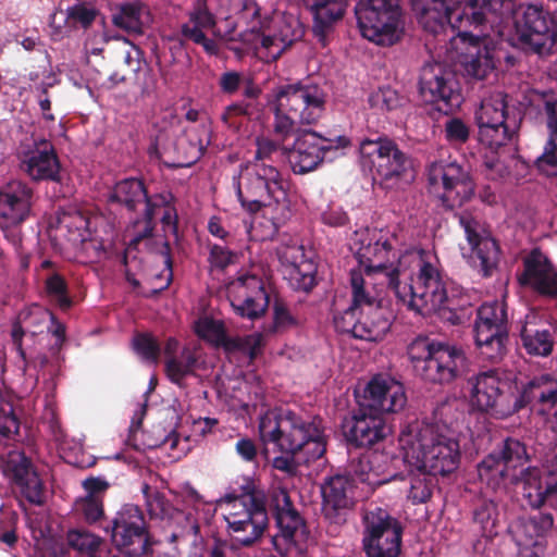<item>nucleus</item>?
<instances>
[{
    "label": "nucleus",
    "mask_w": 557,
    "mask_h": 557,
    "mask_svg": "<svg viewBox=\"0 0 557 557\" xmlns=\"http://www.w3.org/2000/svg\"><path fill=\"white\" fill-rule=\"evenodd\" d=\"M530 457L520 441H505L500 456L485 457L478 467L482 482L498 490L508 483L523 485V496L533 508L557 503V476L542 474L535 467H524Z\"/></svg>",
    "instance_id": "f257e3e1"
},
{
    "label": "nucleus",
    "mask_w": 557,
    "mask_h": 557,
    "mask_svg": "<svg viewBox=\"0 0 557 557\" xmlns=\"http://www.w3.org/2000/svg\"><path fill=\"white\" fill-rule=\"evenodd\" d=\"M450 410L448 404L435 411L436 423H416L403 431L399 444L404 461L416 470H424L433 475H447L460 462V447L443 417Z\"/></svg>",
    "instance_id": "f03ea898"
},
{
    "label": "nucleus",
    "mask_w": 557,
    "mask_h": 557,
    "mask_svg": "<svg viewBox=\"0 0 557 557\" xmlns=\"http://www.w3.org/2000/svg\"><path fill=\"white\" fill-rule=\"evenodd\" d=\"M261 442L274 444L289 455L302 451L306 460H314L325 453V438L315 422H307L288 410H269L259 421Z\"/></svg>",
    "instance_id": "7ed1b4c3"
},
{
    "label": "nucleus",
    "mask_w": 557,
    "mask_h": 557,
    "mask_svg": "<svg viewBox=\"0 0 557 557\" xmlns=\"http://www.w3.org/2000/svg\"><path fill=\"white\" fill-rule=\"evenodd\" d=\"M326 101V92L315 83L298 82L278 86L270 101L274 113V134L285 139L296 124H317L325 111Z\"/></svg>",
    "instance_id": "20e7f679"
},
{
    "label": "nucleus",
    "mask_w": 557,
    "mask_h": 557,
    "mask_svg": "<svg viewBox=\"0 0 557 557\" xmlns=\"http://www.w3.org/2000/svg\"><path fill=\"white\" fill-rule=\"evenodd\" d=\"M407 352L416 374L425 382L450 383L468 371V359L461 349L426 337L413 339Z\"/></svg>",
    "instance_id": "39448f33"
},
{
    "label": "nucleus",
    "mask_w": 557,
    "mask_h": 557,
    "mask_svg": "<svg viewBox=\"0 0 557 557\" xmlns=\"http://www.w3.org/2000/svg\"><path fill=\"white\" fill-rule=\"evenodd\" d=\"M287 183L274 164L246 163L240 166L236 193L242 206L257 212L271 200H286Z\"/></svg>",
    "instance_id": "423d86ee"
},
{
    "label": "nucleus",
    "mask_w": 557,
    "mask_h": 557,
    "mask_svg": "<svg viewBox=\"0 0 557 557\" xmlns=\"http://www.w3.org/2000/svg\"><path fill=\"white\" fill-rule=\"evenodd\" d=\"M224 507L228 531L235 542L250 546L261 539L269 522L261 492L227 496Z\"/></svg>",
    "instance_id": "0eeeda50"
},
{
    "label": "nucleus",
    "mask_w": 557,
    "mask_h": 557,
    "mask_svg": "<svg viewBox=\"0 0 557 557\" xmlns=\"http://www.w3.org/2000/svg\"><path fill=\"white\" fill-rule=\"evenodd\" d=\"M18 418L0 421V469L28 502L40 505L44 499V486L32 460L20 450L4 453L13 435L18 433Z\"/></svg>",
    "instance_id": "6e6552de"
},
{
    "label": "nucleus",
    "mask_w": 557,
    "mask_h": 557,
    "mask_svg": "<svg viewBox=\"0 0 557 557\" xmlns=\"http://www.w3.org/2000/svg\"><path fill=\"white\" fill-rule=\"evenodd\" d=\"M507 95L494 92L482 100L475 113L480 141L491 149L506 146L517 134L521 117L510 108Z\"/></svg>",
    "instance_id": "1a4fd4ad"
},
{
    "label": "nucleus",
    "mask_w": 557,
    "mask_h": 557,
    "mask_svg": "<svg viewBox=\"0 0 557 557\" xmlns=\"http://www.w3.org/2000/svg\"><path fill=\"white\" fill-rule=\"evenodd\" d=\"M355 13L361 35L380 46H392L404 33L397 0H358Z\"/></svg>",
    "instance_id": "9d476101"
},
{
    "label": "nucleus",
    "mask_w": 557,
    "mask_h": 557,
    "mask_svg": "<svg viewBox=\"0 0 557 557\" xmlns=\"http://www.w3.org/2000/svg\"><path fill=\"white\" fill-rule=\"evenodd\" d=\"M362 527V547L367 557H399L403 528L385 509L367 507Z\"/></svg>",
    "instance_id": "9b49d317"
},
{
    "label": "nucleus",
    "mask_w": 557,
    "mask_h": 557,
    "mask_svg": "<svg viewBox=\"0 0 557 557\" xmlns=\"http://www.w3.org/2000/svg\"><path fill=\"white\" fill-rule=\"evenodd\" d=\"M474 338L484 359L493 362L503 359L508 342L507 311L504 302H485L478 309Z\"/></svg>",
    "instance_id": "f8f14e48"
},
{
    "label": "nucleus",
    "mask_w": 557,
    "mask_h": 557,
    "mask_svg": "<svg viewBox=\"0 0 557 557\" xmlns=\"http://www.w3.org/2000/svg\"><path fill=\"white\" fill-rule=\"evenodd\" d=\"M470 403L480 411L506 418L520 408V397L509 393V385L497 371L490 370L469 379Z\"/></svg>",
    "instance_id": "ddd939ff"
},
{
    "label": "nucleus",
    "mask_w": 557,
    "mask_h": 557,
    "mask_svg": "<svg viewBox=\"0 0 557 557\" xmlns=\"http://www.w3.org/2000/svg\"><path fill=\"white\" fill-rule=\"evenodd\" d=\"M429 190L449 208L461 206L474 194V183L456 162L436 161L426 169Z\"/></svg>",
    "instance_id": "4468645a"
},
{
    "label": "nucleus",
    "mask_w": 557,
    "mask_h": 557,
    "mask_svg": "<svg viewBox=\"0 0 557 557\" xmlns=\"http://www.w3.org/2000/svg\"><path fill=\"white\" fill-rule=\"evenodd\" d=\"M400 290L407 295L405 300H400L421 314L438 312L448 302L446 285L434 265L424 268L421 274L411 278L409 286H400Z\"/></svg>",
    "instance_id": "2eb2a0df"
},
{
    "label": "nucleus",
    "mask_w": 557,
    "mask_h": 557,
    "mask_svg": "<svg viewBox=\"0 0 557 557\" xmlns=\"http://www.w3.org/2000/svg\"><path fill=\"white\" fill-rule=\"evenodd\" d=\"M359 151L363 163L384 181L398 180L411 168L409 158L387 137L364 139Z\"/></svg>",
    "instance_id": "dca6fc26"
},
{
    "label": "nucleus",
    "mask_w": 557,
    "mask_h": 557,
    "mask_svg": "<svg viewBox=\"0 0 557 557\" xmlns=\"http://www.w3.org/2000/svg\"><path fill=\"white\" fill-rule=\"evenodd\" d=\"M271 506L275 510L280 533L272 536L274 549L285 555L293 545H301L308 539L302 518L292 505L286 490L276 487L271 493Z\"/></svg>",
    "instance_id": "f3484780"
},
{
    "label": "nucleus",
    "mask_w": 557,
    "mask_h": 557,
    "mask_svg": "<svg viewBox=\"0 0 557 557\" xmlns=\"http://www.w3.org/2000/svg\"><path fill=\"white\" fill-rule=\"evenodd\" d=\"M548 13L535 5L521 7L516 16V27L522 42L529 45L536 53L550 51L556 34Z\"/></svg>",
    "instance_id": "a211bd4d"
},
{
    "label": "nucleus",
    "mask_w": 557,
    "mask_h": 557,
    "mask_svg": "<svg viewBox=\"0 0 557 557\" xmlns=\"http://www.w3.org/2000/svg\"><path fill=\"white\" fill-rule=\"evenodd\" d=\"M191 137L190 132L188 137H182L177 144H171V135L161 131L149 146L148 154L150 159L162 161L169 166H190L201 157L206 145L201 139L193 141Z\"/></svg>",
    "instance_id": "6ab92c4d"
},
{
    "label": "nucleus",
    "mask_w": 557,
    "mask_h": 557,
    "mask_svg": "<svg viewBox=\"0 0 557 557\" xmlns=\"http://www.w3.org/2000/svg\"><path fill=\"white\" fill-rule=\"evenodd\" d=\"M450 46L455 50L451 60L459 62L469 76L483 79L494 69L491 51L480 37L460 30L451 38Z\"/></svg>",
    "instance_id": "aec40b11"
},
{
    "label": "nucleus",
    "mask_w": 557,
    "mask_h": 557,
    "mask_svg": "<svg viewBox=\"0 0 557 557\" xmlns=\"http://www.w3.org/2000/svg\"><path fill=\"white\" fill-rule=\"evenodd\" d=\"M418 21L424 30L440 35L447 28L460 29L462 14L457 0H411Z\"/></svg>",
    "instance_id": "412c9836"
},
{
    "label": "nucleus",
    "mask_w": 557,
    "mask_h": 557,
    "mask_svg": "<svg viewBox=\"0 0 557 557\" xmlns=\"http://www.w3.org/2000/svg\"><path fill=\"white\" fill-rule=\"evenodd\" d=\"M358 260L368 277L377 276L381 283H387L399 299H406L407 295L400 290V282L393 276L392 268L396 262V252L387 240L363 246L358 251Z\"/></svg>",
    "instance_id": "4be33fe9"
},
{
    "label": "nucleus",
    "mask_w": 557,
    "mask_h": 557,
    "mask_svg": "<svg viewBox=\"0 0 557 557\" xmlns=\"http://www.w3.org/2000/svg\"><path fill=\"white\" fill-rule=\"evenodd\" d=\"M406 403L403 384L391 377L376 376L368 383L360 407L362 410L382 416L401 410Z\"/></svg>",
    "instance_id": "5701e85b"
},
{
    "label": "nucleus",
    "mask_w": 557,
    "mask_h": 557,
    "mask_svg": "<svg viewBox=\"0 0 557 557\" xmlns=\"http://www.w3.org/2000/svg\"><path fill=\"white\" fill-rule=\"evenodd\" d=\"M215 0H196L188 13V21L181 26L184 38L199 45L210 55H216L220 51L218 42L207 36L211 32L214 36L221 37L215 30L216 21L213 13Z\"/></svg>",
    "instance_id": "b1692460"
},
{
    "label": "nucleus",
    "mask_w": 557,
    "mask_h": 557,
    "mask_svg": "<svg viewBox=\"0 0 557 557\" xmlns=\"http://www.w3.org/2000/svg\"><path fill=\"white\" fill-rule=\"evenodd\" d=\"M518 282L542 296H557V269L539 249L523 259V272L518 275Z\"/></svg>",
    "instance_id": "393cba45"
},
{
    "label": "nucleus",
    "mask_w": 557,
    "mask_h": 557,
    "mask_svg": "<svg viewBox=\"0 0 557 557\" xmlns=\"http://www.w3.org/2000/svg\"><path fill=\"white\" fill-rule=\"evenodd\" d=\"M459 223L465 230L471 246L473 258L479 260V267L484 276L492 274L499 260V248L484 226L470 213H461Z\"/></svg>",
    "instance_id": "a878e982"
},
{
    "label": "nucleus",
    "mask_w": 557,
    "mask_h": 557,
    "mask_svg": "<svg viewBox=\"0 0 557 557\" xmlns=\"http://www.w3.org/2000/svg\"><path fill=\"white\" fill-rule=\"evenodd\" d=\"M230 294L235 311L249 319L263 314L269 305L263 283L256 275L238 277L231 284Z\"/></svg>",
    "instance_id": "bb28decb"
},
{
    "label": "nucleus",
    "mask_w": 557,
    "mask_h": 557,
    "mask_svg": "<svg viewBox=\"0 0 557 557\" xmlns=\"http://www.w3.org/2000/svg\"><path fill=\"white\" fill-rule=\"evenodd\" d=\"M531 405L546 422L557 423V381L540 375L528 382L520 394V408Z\"/></svg>",
    "instance_id": "cd10ccee"
},
{
    "label": "nucleus",
    "mask_w": 557,
    "mask_h": 557,
    "mask_svg": "<svg viewBox=\"0 0 557 557\" xmlns=\"http://www.w3.org/2000/svg\"><path fill=\"white\" fill-rule=\"evenodd\" d=\"M354 481L347 475H334L327 479L321 487L323 512L335 523L345 520V515L352 508Z\"/></svg>",
    "instance_id": "c85d7f7f"
},
{
    "label": "nucleus",
    "mask_w": 557,
    "mask_h": 557,
    "mask_svg": "<svg viewBox=\"0 0 557 557\" xmlns=\"http://www.w3.org/2000/svg\"><path fill=\"white\" fill-rule=\"evenodd\" d=\"M195 331L201 338L215 345L224 344L228 350H239L253 359L263 345V336L253 333L243 337L225 341L224 327L221 321L205 317L195 324Z\"/></svg>",
    "instance_id": "c756f323"
},
{
    "label": "nucleus",
    "mask_w": 557,
    "mask_h": 557,
    "mask_svg": "<svg viewBox=\"0 0 557 557\" xmlns=\"http://www.w3.org/2000/svg\"><path fill=\"white\" fill-rule=\"evenodd\" d=\"M332 141L314 132L300 134L289 151V162L295 173L304 174L314 170L323 159L324 151L331 149Z\"/></svg>",
    "instance_id": "7c9ffc66"
},
{
    "label": "nucleus",
    "mask_w": 557,
    "mask_h": 557,
    "mask_svg": "<svg viewBox=\"0 0 557 557\" xmlns=\"http://www.w3.org/2000/svg\"><path fill=\"white\" fill-rule=\"evenodd\" d=\"M420 92L426 101L444 102L451 106L453 100H458L455 94L453 74L441 63H426L420 74Z\"/></svg>",
    "instance_id": "2f4dec72"
},
{
    "label": "nucleus",
    "mask_w": 557,
    "mask_h": 557,
    "mask_svg": "<svg viewBox=\"0 0 557 557\" xmlns=\"http://www.w3.org/2000/svg\"><path fill=\"white\" fill-rule=\"evenodd\" d=\"M280 259L285 268V275L296 289L309 290L314 285V265L305 258L300 246H285L280 251Z\"/></svg>",
    "instance_id": "473e14b6"
},
{
    "label": "nucleus",
    "mask_w": 557,
    "mask_h": 557,
    "mask_svg": "<svg viewBox=\"0 0 557 557\" xmlns=\"http://www.w3.org/2000/svg\"><path fill=\"white\" fill-rule=\"evenodd\" d=\"M139 506H126L112 521L111 539L115 547L127 556H137L135 541L139 537Z\"/></svg>",
    "instance_id": "72a5a7b5"
},
{
    "label": "nucleus",
    "mask_w": 557,
    "mask_h": 557,
    "mask_svg": "<svg viewBox=\"0 0 557 557\" xmlns=\"http://www.w3.org/2000/svg\"><path fill=\"white\" fill-rule=\"evenodd\" d=\"M313 15L312 32L325 47L334 24L339 21L347 8V0H305Z\"/></svg>",
    "instance_id": "f704fd0d"
},
{
    "label": "nucleus",
    "mask_w": 557,
    "mask_h": 557,
    "mask_svg": "<svg viewBox=\"0 0 557 557\" xmlns=\"http://www.w3.org/2000/svg\"><path fill=\"white\" fill-rule=\"evenodd\" d=\"M392 313L384 306L369 307L359 312V324L355 326V337L377 342L383 339L391 329Z\"/></svg>",
    "instance_id": "c9c22d12"
},
{
    "label": "nucleus",
    "mask_w": 557,
    "mask_h": 557,
    "mask_svg": "<svg viewBox=\"0 0 557 557\" xmlns=\"http://www.w3.org/2000/svg\"><path fill=\"white\" fill-rule=\"evenodd\" d=\"M382 416L360 407L359 413L352 418L347 437L357 446H371L383 437Z\"/></svg>",
    "instance_id": "e433bc0d"
},
{
    "label": "nucleus",
    "mask_w": 557,
    "mask_h": 557,
    "mask_svg": "<svg viewBox=\"0 0 557 557\" xmlns=\"http://www.w3.org/2000/svg\"><path fill=\"white\" fill-rule=\"evenodd\" d=\"M20 168L34 181L58 182L60 163L53 148L36 150L27 153L21 161Z\"/></svg>",
    "instance_id": "4c0bfd02"
},
{
    "label": "nucleus",
    "mask_w": 557,
    "mask_h": 557,
    "mask_svg": "<svg viewBox=\"0 0 557 557\" xmlns=\"http://www.w3.org/2000/svg\"><path fill=\"white\" fill-rule=\"evenodd\" d=\"M243 40L257 49L258 53L267 61H275L282 53H274L280 48V39L270 27H265L260 21L253 22L249 33L243 35Z\"/></svg>",
    "instance_id": "58836bf2"
},
{
    "label": "nucleus",
    "mask_w": 557,
    "mask_h": 557,
    "mask_svg": "<svg viewBox=\"0 0 557 557\" xmlns=\"http://www.w3.org/2000/svg\"><path fill=\"white\" fill-rule=\"evenodd\" d=\"M552 525L553 518L549 515L522 520L513 530L515 541L518 546L537 547V544H542L541 539Z\"/></svg>",
    "instance_id": "ea45409f"
},
{
    "label": "nucleus",
    "mask_w": 557,
    "mask_h": 557,
    "mask_svg": "<svg viewBox=\"0 0 557 557\" xmlns=\"http://www.w3.org/2000/svg\"><path fill=\"white\" fill-rule=\"evenodd\" d=\"M371 277H363V275L355 270L350 272V284L352 292V304L351 307L357 309L359 312L368 310L369 307L381 306L379 299V293L374 288H370L373 285L370 282Z\"/></svg>",
    "instance_id": "a19ab883"
},
{
    "label": "nucleus",
    "mask_w": 557,
    "mask_h": 557,
    "mask_svg": "<svg viewBox=\"0 0 557 557\" xmlns=\"http://www.w3.org/2000/svg\"><path fill=\"white\" fill-rule=\"evenodd\" d=\"M391 461L387 455L377 453H372L359 458V465L362 468H369V473L364 476V482L375 486L393 480L396 473L389 469Z\"/></svg>",
    "instance_id": "79ce46f5"
},
{
    "label": "nucleus",
    "mask_w": 557,
    "mask_h": 557,
    "mask_svg": "<svg viewBox=\"0 0 557 557\" xmlns=\"http://www.w3.org/2000/svg\"><path fill=\"white\" fill-rule=\"evenodd\" d=\"M30 211L29 201L11 193L0 194V219L14 226L23 223Z\"/></svg>",
    "instance_id": "37998d69"
},
{
    "label": "nucleus",
    "mask_w": 557,
    "mask_h": 557,
    "mask_svg": "<svg viewBox=\"0 0 557 557\" xmlns=\"http://www.w3.org/2000/svg\"><path fill=\"white\" fill-rule=\"evenodd\" d=\"M521 341L531 355L548 356L553 351L554 341L547 330H539L531 322L522 326Z\"/></svg>",
    "instance_id": "c03bdc74"
},
{
    "label": "nucleus",
    "mask_w": 557,
    "mask_h": 557,
    "mask_svg": "<svg viewBox=\"0 0 557 557\" xmlns=\"http://www.w3.org/2000/svg\"><path fill=\"white\" fill-rule=\"evenodd\" d=\"M281 40L274 53H283L295 41L301 38L302 28L297 18L294 16H275L272 20V27H270Z\"/></svg>",
    "instance_id": "a18cd8bd"
},
{
    "label": "nucleus",
    "mask_w": 557,
    "mask_h": 557,
    "mask_svg": "<svg viewBox=\"0 0 557 557\" xmlns=\"http://www.w3.org/2000/svg\"><path fill=\"white\" fill-rule=\"evenodd\" d=\"M108 200L134 212L139 201V178L129 177L117 182L110 191Z\"/></svg>",
    "instance_id": "49530a36"
},
{
    "label": "nucleus",
    "mask_w": 557,
    "mask_h": 557,
    "mask_svg": "<svg viewBox=\"0 0 557 557\" xmlns=\"http://www.w3.org/2000/svg\"><path fill=\"white\" fill-rule=\"evenodd\" d=\"M197 358L190 348H183L178 355L170 356L165 360V372L174 383H180L195 368Z\"/></svg>",
    "instance_id": "de8ad7c7"
},
{
    "label": "nucleus",
    "mask_w": 557,
    "mask_h": 557,
    "mask_svg": "<svg viewBox=\"0 0 557 557\" xmlns=\"http://www.w3.org/2000/svg\"><path fill=\"white\" fill-rule=\"evenodd\" d=\"M426 267H433L431 263L426 262L423 258L422 250L412 248L406 250L400 256L396 255V262L392 268L393 276L399 282V276H408L412 277V272L417 271V274H421L422 270Z\"/></svg>",
    "instance_id": "09e8293b"
},
{
    "label": "nucleus",
    "mask_w": 557,
    "mask_h": 557,
    "mask_svg": "<svg viewBox=\"0 0 557 557\" xmlns=\"http://www.w3.org/2000/svg\"><path fill=\"white\" fill-rule=\"evenodd\" d=\"M436 475L424 470H416L411 468L409 474V494L408 497L416 504L425 503L430 499L432 491L436 484Z\"/></svg>",
    "instance_id": "8fccbe9b"
},
{
    "label": "nucleus",
    "mask_w": 557,
    "mask_h": 557,
    "mask_svg": "<svg viewBox=\"0 0 557 557\" xmlns=\"http://www.w3.org/2000/svg\"><path fill=\"white\" fill-rule=\"evenodd\" d=\"M65 13L66 22L70 26L74 28L88 29L94 24L100 12L91 2L77 1L67 7Z\"/></svg>",
    "instance_id": "3c124183"
},
{
    "label": "nucleus",
    "mask_w": 557,
    "mask_h": 557,
    "mask_svg": "<svg viewBox=\"0 0 557 557\" xmlns=\"http://www.w3.org/2000/svg\"><path fill=\"white\" fill-rule=\"evenodd\" d=\"M474 521L480 525L484 536L493 537L497 534L498 510L492 500H483L474 510Z\"/></svg>",
    "instance_id": "603ef678"
},
{
    "label": "nucleus",
    "mask_w": 557,
    "mask_h": 557,
    "mask_svg": "<svg viewBox=\"0 0 557 557\" xmlns=\"http://www.w3.org/2000/svg\"><path fill=\"white\" fill-rule=\"evenodd\" d=\"M67 544L73 549L79 553H85L90 557H96V554L102 544L99 536L91 534L85 530H70L66 535Z\"/></svg>",
    "instance_id": "864d4df0"
},
{
    "label": "nucleus",
    "mask_w": 557,
    "mask_h": 557,
    "mask_svg": "<svg viewBox=\"0 0 557 557\" xmlns=\"http://www.w3.org/2000/svg\"><path fill=\"white\" fill-rule=\"evenodd\" d=\"M138 245H139V234L135 235L129 240V243L125 247L123 256H122V264L124 267L125 278L134 287L139 286V281L137 280V274L139 272Z\"/></svg>",
    "instance_id": "5fc2aeb1"
},
{
    "label": "nucleus",
    "mask_w": 557,
    "mask_h": 557,
    "mask_svg": "<svg viewBox=\"0 0 557 557\" xmlns=\"http://www.w3.org/2000/svg\"><path fill=\"white\" fill-rule=\"evenodd\" d=\"M112 21L116 27L128 33H139V2L135 1L121 5Z\"/></svg>",
    "instance_id": "6e6d98bb"
},
{
    "label": "nucleus",
    "mask_w": 557,
    "mask_h": 557,
    "mask_svg": "<svg viewBox=\"0 0 557 557\" xmlns=\"http://www.w3.org/2000/svg\"><path fill=\"white\" fill-rule=\"evenodd\" d=\"M47 294L54 298L58 306L62 310H66L72 306V299L69 296L67 283L59 273H53L47 277L45 283Z\"/></svg>",
    "instance_id": "4d7b16f0"
},
{
    "label": "nucleus",
    "mask_w": 557,
    "mask_h": 557,
    "mask_svg": "<svg viewBox=\"0 0 557 557\" xmlns=\"http://www.w3.org/2000/svg\"><path fill=\"white\" fill-rule=\"evenodd\" d=\"M144 197L146 202V219L148 220V225L145 227L144 232H141V238L147 237L151 234L152 226H150L151 220L159 213V211L163 210V219H170L171 213L170 209L165 208L169 199L164 195H154L148 196L145 190Z\"/></svg>",
    "instance_id": "13d9d810"
},
{
    "label": "nucleus",
    "mask_w": 557,
    "mask_h": 557,
    "mask_svg": "<svg viewBox=\"0 0 557 557\" xmlns=\"http://www.w3.org/2000/svg\"><path fill=\"white\" fill-rule=\"evenodd\" d=\"M138 430H139V416H138V411H135V413L132 418V421H131V425L128 428V435L125 441V449L122 453L116 454V456H115L116 459L125 461L126 463L132 466L133 469H137L139 467V462H138L137 458L134 456L133 453L129 451V450H133L134 453H137V450H138V446L136 443V433Z\"/></svg>",
    "instance_id": "bf43d9fd"
},
{
    "label": "nucleus",
    "mask_w": 557,
    "mask_h": 557,
    "mask_svg": "<svg viewBox=\"0 0 557 557\" xmlns=\"http://www.w3.org/2000/svg\"><path fill=\"white\" fill-rule=\"evenodd\" d=\"M159 247L160 250L157 258L161 263V270L157 273H151V275L154 276L156 280L158 281L156 289H164L169 286V284L172 281V262L168 243L160 238Z\"/></svg>",
    "instance_id": "052dcab7"
},
{
    "label": "nucleus",
    "mask_w": 557,
    "mask_h": 557,
    "mask_svg": "<svg viewBox=\"0 0 557 557\" xmlns=\"http://www.w3.org/2000/svg\"><path fill=\"white\" fill-rule=\"evenodd\" d=\"M369 103L379 111H392L400 104V98L392 88H380L370 95Z\"/></svg>",
    "instance_id": "680f3d73"
},
{
    "label": "nucleus",
    "mask_w": 557,
    "mask_h": 557,
    "mask_svg": "<svg viewBox=\"0 0 557 557\" xmlns=\"http://www.w3.org/2000/svg\"><path fill=\"white\" fill-rule=\"evenodd\" d=\"M445 137L454 145L465 144L470 136L469 126L460 119H449L445 123Z\"/></svg>",
    "instance_id": "e2e57ef3"
},
{
    "label": "nucleus",
    "mask_w": 557,
    "mask_h": 557,
    "mask_svg": "<svg viewBox=\"0 0 557 557\" xmlns=\"http://www.w3.org/2000/svg\"><path fill=\"white\" fill-rule=\"evenodd\" d=\"M256 154L255 160L251 163H263L269 164L268 161L272 160V157L277 153L278 145L270 138L258 137L256 139Z\"/></svg>",
    "instance_id": "0e129e2a"
},
{
    "label": "nucleus",
    "mask_w": 557,
    "mask_h": 557,
    "mask_svg": "<svg viewBox=\"0 0 557 557\" xmlns=\"http://www.w3.org/2000/svg\"><path fill=\"white\" fill-rule=\"evenodd\" d=\"M146 494L147 512L151 519H159L165 515L166 504L163 496L158 492H150L146 486L144 490Z\"/></svg>",
    "instance_id": "69168bd1"
},
{
    "label": "nucleus",
    "mask_w": 557,
    "mask_h": 557,
    "mask_svg": "<svg viewBox=\"0 0 557 557\" xmlns=\"http://www.w3.org/2000/svg\"><path fill=\"white\" fill-rule=\"evenodd\" d=\"M335 326L343 333H351L355 336V326L359 324V311L351 306L342 315L334 318Z\"/></svg>",
    "instance_id": "338daca9"
},
{
    "label": "nucleus",
    "mask_w": 557,
    "mask_h": 557,
    "mask_svg": "<svg viewBox=\"0 0 557 557\" xmlns=\"http://www.w3.org/2000/svg\"><path fill=\"white\" fill-rule=\"evenodd\" d=\"M537 168L548 176H557V148L547 145L544 153L537 158Z\"/></svg>",
    "instance_id": "774afa93"
}]
</instances>
